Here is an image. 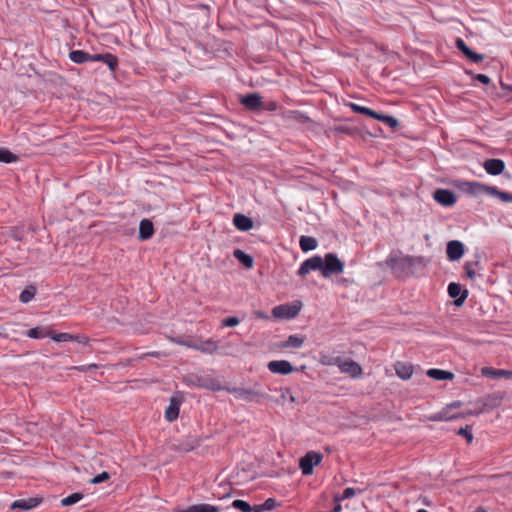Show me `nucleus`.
I'll return each instance as SVG.
<instances>
[{
    "label": "nucleus",
    "mask_w": 512,
    "mask_h": 512,
    "mask_svg": "<svg viewBox=\"0 0 512 512\" xmlns=\"http://www.w3.org/2000/svg\"><path fill=\"white\" fill-rule=\"evenodd\" d=\"M417 512H428V511L425 509H419Z\"/></svg>",
    "instance_id": "obj_60"
},
{
    "label": "nucleus",
    "mask_w": 512,
    "mask_h": 512,
    "mask_svg": "<svg viewBox=\"0 0 512 512\" xmlns=\"http://www.w3.org/2000/svg\"><path fill=\"white\" fill-rule=\"evenodd\" d=\"M233 223L240 231H249L253 228L252 219L240 213L234 215Z\"/></svg>",
    "instance_id": "obj_21"
},
{
    "label": "nucleus",
    "mask_w": 512,
    "mask_h": 512,
    "mask_svg": "<svg viewBox=\"0 0 512 512\" xmlns=\"http://www.w3.org/2000/svg\"><path fill=\"white\" fill-rule=\"evenodd\" d=\"M510 91H512V85L507 87Z\"/></svg>",
    "instance_id": "obj_61"
},
{
    "label": "nucleus",
    "mask_w": 512,
    "mask_h": 512,
    "mask_svg": "<svg viewBox=\"0 0 512 512\" xmlns=\"http://www.w3.org/2000/svg\"><path fill=\"white\" fill-rule=\"evenodd\" d=\"M255 315H256L257 318H263V319L267 318V316L263 312H261V311H256Z\"/></svg>",
    "instance_id": "obj_57"
},
{
    "label": "nucleus",
    "mask_w": 512,
    "mask_h": 512,
    "mask_svg": "<svg viewBox=\"0 0 512 512\" xmlns=\"http://www.w3.org/2000/svg\"><path fill=\"white\" fill-rule=\"evenodd\" d=\"M241 103L251 111H258L264 108L262 97L257 93H251L241 98Z\"/></svg>",
    "instance_id": "obj_11"
},
{
    "label": "nucleus",
    "mask_w": 512,
    "mask_h": 512,
    "mask_svg": "<svg viewBox=\"0 0 512 512\" xmlns=\"http://www.w3.org/2000/svg\"><path fill=\"white\" fill-rule=\"evenodd\" d=\"M427 375L435 380H452L454 378V374L449 371L440 370V369H429L427 371Z\"/></svg>",
    "instance_id": "obj_26"
},
{
    "label": "nucleus",
    "mask_w": 512,
    "mask_h": 512,
    "mask_svg": "<svg viewBox=\"0 0 512 512\" xmlns=\"http://www.w3.org/2000/svg\"><path fill=\"white\" fill-rule=\"evenodd\" d=\"M69 58L77 64H82L89 62L91 59V54L82 51V50H73L69 53Z\"/></svg>",
    "instance_id": "obj_29"
},
{
    "label": "nucleus",
    "mask_w": 512,
    "mask_h": 512,
    "mask_svg": "<svg viewBox=\"0 0 512 512\" xmlns=\"http://www.w3.org/2000/svg\"><path fill=\"white\" fill-rule=\"evenodd\" d=\"M27 335L30 337V338H44L48 335V333L41 327H35V328H32L30 329L28 332H27Z\"/></svg>",
    "instance_id": "obj_38"
},
{
    "label": "nucleus",
    "mask_w": 512,
    "mask_h": 512,
    "mask_svg": "<svg viewBox=\"0 0 512 512\" xmlns=\"http://www.w3.org/2000/svg\"><path fill=\"white\" fill-rule=\"evenodd\" d=\"M300 309L299 303L281 304L273 308L272 315L278 319H292L299 314Z\"/></svg>",
    "instance_id": "obj_3"
},
{
    "label": "nucleus",
    "mask_w": 512,
    "mask_h": 512,
    "mask_svg": "<svg viewBox=\"0 0 512 512\" xmlns=\"http://www.w3.org/2000/svg\"><path fill=\"white\" fill-rule=\"evenodd\" d=\"M344 270L343 262L333 253H328L323 259L322 275L330 277L333 274H340Z\"/></svg>",
    "instance_id": "obj_2"
},
{
    "label": "nucleus",
    "mask_w": 512,
    "mask_h": 512,
    "mask_svg": "<svg viewBox=\"0 0 512 512\" xmlns=\"http://www.w3.org/2000/svg\"><path fill=\"white\" fill-rule=\"evenodd\" d=\"M153 233V223L148 219H143L139 225V238L141 240H147L152 237Z\"/></svg>",
    "instance_id": "obj_23"
},
{
    "label": "nucleus",
    "mask_w": 512,
    "mask_h": 512,
    "mask_svg": "<svg viewBox=\"0 0 512 512\" xmlns=\"http://www.w3.org/2000/svg\"><path fill=\"white\" fill-rule=\"evenodd\" d=\"M102 62L105 63L111 71H114L118 65L117 57L110 53L104 54V60Z\"/></svg>",
    "instance_id": "obj_37"
},
{
    "label": "nucleus",
    "mask_w": 512,
    "mask_h": 512,
    "mask_svg": "<svg viewBox=\"0 0 512 512\" xmlns=\"http://www.w3.org/2000/svg\"><path fill=\"white\" fill-rule=\"evenodd\" d=\"M98 368V365L97 364H89V365H84V366H80V367H77V369L81 372H87V371H90V370H93V369H97Z\"/></svg>",
    "instance_id": "obj_51"
},
{
    "label": "nucleus",
    "mask_w": 512,
    "mask_h": 512,
    "mask_svg": "<svg viewBox=\"0 0 512 512\" xmlns=\"http://www.w3.org/2000/svg\"><path fill=\"white\" fill-rule=\"evenodd\" d=\"M51 338L56 342H66V341H75L78 343L87 344L88 337L84 335H73L69 333H57L51 335Z\"/></svg>",
    "instance_id": "obj_19"
},
{
    "label": "nucleus",
    "mask_w": 512,
    "mask_h": 512,
    "mask_svg": "<svg viewBox=\"0 0 512 512\" xmlns=\"http://www.w3.org/2000/svg\"><path fill=\"white\" fill-rule=\"evenodd\" d=\"M435 201L445 207L453 206L456 203L454 192L448 189H437L433 195Z\"/></svg>",
    "instance_id": "obj_8"
},
{
    "label": "nucleus",
    "mask_w": 512,
    "mask_h": 512,
    "mask_svg": "<svg viewBox=\"0 0 512 512\" xmlns=\"http://www.w3.org/2000/svg\"><path fill=\"white\" fill-rule=\"evenodd\" d=\"M276 109H277V104L275 102H270L267 105L264 104V108H262V110H270V111H274Z\"/></svg>",
    "instance_id": "obj_54"
},
{
    "label": "nucleus",
    "mask_w": 512,
    "mask_h": 512,
    "mask_svg": "<svg viewBox=\"0 0 512 512\" xmlns=\"http://www.w3.org/2000/svg\"><path fill=\"white\" fill-rule=\"evenodd\" d=\"M361 493V490H356L355 488L348 487L344 490L343 495L340 496L341 500L352 498L356 495V493Z\"/></svg>",
    "instance_id": "obj_44"
},
{
    "label": "nucleus",
    "mask_w": 512,
    "mask_h": 512,
    "mask_svg": "<svg viewBox=\"0 0 512 512\" xmlns=\"http://www.w3.org/2000/svg\"><path fill=\"white\" fill-rule=\"evenodd\" d=\"M104 60V54H91L90 61H103Z\"/></svg>",
    "instance_id": "obj_55"
},
{
    "label": "nucleus",
    "mask_w": 512,
    "mask_h": 512,
    "mask_svg": "<svg viewBox=\"0 0 512 512\" xmlns=\"http://www.w3.org/2000/svg\"><path fill=\"white\" fill-rule=\"evenodd\" d=\"M469 429H470V426L460 428L457 431V434L460 436H464L466 438L467 442L471 443L473 441V434L471 433V431Z\"/></svg>",
    "instance_id": "obj_42"
},
{
    "label": "nucleus",
    "mask_w": 512,
    "mask_h": 512,
    "mask_svg": "<svg viewBox=\"0 0 512 512\" xmlns=\"http://www.w3.org/2000/svg\"><path fill=\"white\" fill-rule=\"evenodd\" d=\"M17 160V156L8 149L0 148V162L11 163Z\"/></svg>",
    "instance_id": "obj_35"
},
{
    "label": "nucleus",
    "mask_w": 512,
    "mask_h": 512,
    "mask_svg": "<svg viewBox=\"0 0 512 512\" xmlns=\"http://www.w3.org/2000/svg\"><path fill=\"white\" fill-rule=\"evenodd\" d=\"M322 267H323V259L320 256H314V257H311V258L305 260L301 264V266L298 270V275L301 277H304L311 271H316V270L322 271Z\"/></svg>",
    "instance_id": "obj_7"
},
{
    "label": "nucleus",
    "mask_w": 512,
    "mask_h": 512,
    "mask_svg": "<svg viewBox=\"0 0 512 512\" xmlns=\"http://www.w3.org/2000/svg\"><path fill=\"white\" fill-rule=\"evenodd\" d=\"M233 256L240 263H242L246 268L250 269V268L253 267V264H254L253 258L250 255L246 254L241 249H235L234 252H233Z\"/></svg>",
    "instance_id": "obj_28"
},
{
    "label": "nucleus",
    "mask_w": 512,
    "mask_h": 512,
    "mask_svg": "<svg viewBox=\"0 0 512 512\" xmlns=\"http://www.w3.org/2000/svg\"><path fill=\"white\" fill-rule=\"evenodd\" d=\"M456 47L471 61L478 63L484 59V55L472 51L461 38L456 39Z\"/></svg>",
    "instance_id": "obj_14"
},
{
    "label": "nucleus",
    "mask_w": 512,
    "mask_h": 512,
    "mask_svg": "<svg viewBox=\"0 0 512 512\" xmlns=\"http://www.w3.org/2000/svg\"><path fill=\"white\" fill-rule=\"evenodd\" d=\"M41 502L38 498H28V499H20L16 500L11 504V509H20L23 511L31 510L35 508Z\"/></svg>",
    "instance_id": "obj_20"
},
{
    "label": "nucleus",
    "mask_w": 512,
    "mask_h": 512,
    "mask_svg": "<svg viewBox=\"0 0 512 512\" xmlns=\"http://www.w3.org/2000/svg\"><path fill=\"white\" fill-rule=\"evenodd\" d=\"M305 336L303 335H298V334H294V335H290L287 340L279 343L277 345L278 348L280 349H285V348H301L305 342Z\"/></svg>",
    "instance_id": "obj_18"
},
{
    "label": "nucleus",
    "mask_w": 512,
    "mask_h": 512,
    "mask_svg": "<svg viewBox=\"0 0 512 512\" xmlns=\"http://www.w3.org/2000/svg\"><path fill=\"white\" fill-rule=\"evenodd\" d=\"M335 364L342 373L350 375L352 378H357L362 375L361 366L353 360H342L337 358Z\"/></svg>",
    "instance_id": "obj_5"
},
{
    "label": "nucleus",
    "mask_w": 512,
    "mask_h": 512,
    "mask_svg": "<svg viewBox=\"0 0 512 512\" xmlns=\"http://www.w3.org/2000/svg\"><path fill=\"white\" fill-rule=\"evenodd\" d=\"M448 294L455 299V304L461 306L468 296L467 290L462 291L461 286L457 283H450L448 286Z\"/></svg>",
    "instance_id": "obj_13"
},
{
    "label": "nucleus",
    "mask_w": 512,
    "mask_h": 512,
    "mask_svg": "<svg viewBox=\"0 0 512 512\" xmlns=\"http://www.w3.org/2000/svg\"><path fill=\"white\" fill-rule=\"evenodd\" d=\"M218 506L210 504H196L188 507L187 509L180 510L179 512H219Z\"/></svg>",
    "instance_id": "obj_27"
},
{
    "label": "nucleus",
    "mask_w": 512,
    "mask_h": 512,
    "mask_svg": "<svg viewBox=\"0 0 512 512\" xmlns=\"http://www.w3.org/2000/svg\"><path fill=\"white\" fill-rule=\"evenodd\" d=\"M189 348L200 351L202 353L213 354L217 351L218 344L212 339H207L205 341L196 342V345H189Z\"/></svg>",
    "instance_id": "obj_17"
},
{
    "label": "nucleus",
    "mask_w": 512,
    "mask_h": 512,
    "mask_svg": "<svg viewBox=\"0 0 512 512\" xmlns=\"http://www.w3.org/2000/svg\"><path fill=\"white\" fill-rule=\"evenodd\" d=\"M270 372L275 374L287 375L292 373L295 368L289 361L286 360H274L270 361L267 365Z\"/></svg>",
    "instance_id": "obj_9"
},
{
    "label": "nucleus",
    "mask_w": 512,
    "mask_h": 512,
    "mask_svg": "<svg viewBox=\"0 0 512 512\" xmlns=\"http://www.w3.org/2000/svg\"><path fill=\"white\" fill-rule=\"evenodd\" d=\"M173 341L175 343L179 344V345H183V346H186V347H189V345H196V342L183 341V340H180V339H174Z\"/></svg>",
    "instance_id": "obj_53"
},
{
    "label": "nucleus",
    "mask_w": 512,
    "mask_h": 512,
    "mask_svg": "<svg viewBox=\"0 0 512 512\" xmlns=\"http://www.w3.org/2000/svg\"><path fill=\"white\" fill-rule=\"evenodd\" d=\"M484 412V409H480L478 411H467L465 413H461L460 417H465L466 415H478L480 413Z\"/></svg>",
    "instance_id": "obj_56"
},
{
    "label": "nucleus",
    "mask_w": 512,
    "mask_h": 512,
    "mask_svg": "<svg viewBox=\"0 0 512 512\" xmlns=\"http://www.w3.org/2000/svg\"><path fill=\"white\" fill-rule=\"evenodd\" d=\"M179 409H180V401L172 397L170 399V404L165 410V418L167 421L172 422L177 419L179 415Z\"/></svg>",
    "instance_id": "obj_22"
},
{
    "label": "nucleus",
    "mask_w": 512,
    "mask_h": 512,
    "mask_svg": "<svg viewBox=\"0 0 512 512\" xmlns=\"http://www.w3.org/2000/svg\"><path fill=\"white\" fill-rule=\"evenodd\" d=\"M395 371L398 377L408 380L413 374V366L408 363L397 362L395 364Z\"/></svg>",
    "instance_id": "obj_24"
},
{
    "label": "nucleus",
    "mask_w": 512,
    "mask_h": 512,
    "mask_svg": "<svg viewBox=\"0 0 512 512\" xmlns=\"http://www.w3.org/2000/svg\"><path fill=\"white\" fill-rule=\"evenodd\" d=\"M498 403H499V402L497 401V399H495V402H494L493 404H491V406H490V407L497 406V405H498Z\"/></svg>",
    "instance_id": "obj_59"
},
{
    "label": "nucleus",
    "mask_w": 512,
    "mask_h": 512,
    "mask_svg": "<svg viewBox=\"0 0 512 512\" xmlns=\"http://www.w3.org/2000/svg\"><path fill=\"white\" fill-rule=\"evenodd\" d=\"M280 397L283 401L289 400L291 403H294L296 401L295 397L293 396L289 388H281Z\"/></svg>",
    "instance_id": "obj_41"
},
{
    "label": "nucleus",
    "mask_w": 512,
    "mask_h": 512,
    "mask_svg": "<svg viewBox=\"0 0 512 512\" xmlns=\"http://www.w3.org/2000/svg\"><path fill=\"white\" fill-rule=\"evenodd\" d=\"M481 374L484 376H491V377H504V378H511L512 377V371L504 370V369H493L491 367H483L481 369Z\"/></svg>",
    "instance_id": "obj_25"
},
{
    "label": "nucleus",
    "mask_w": 512,
    "mask_h": 512,
    "mask_svg": "<svg viewBox=\"0 0 512 512\" xmlns=\"http://www.w3.org/2000/svg\"><path fill=\"white\" fill-rule=\"evenodd\" d=\"M335 502V507L332 512H340L342 510V506L340 502L342 501L339 495H335L333 498Z\"/></svg>",
    "instance_id": "obj_48"
},
{
    "label": "nucleus",
    "mask_w": 512,
    "mask_h": 512,
    "mask_svg": "<svg viewBox=\"0 0 512 512\" xmlns=\"http://www.w3.org/2000/svg\"><path fill=\"white\" fill-rule=\"evenodd\" d=\"M422 263L421 257H413L409 255L405 256H389L386 259V264L389 268L392 270H399V269H405L410 268L416 265H419Z\"/></svg>",
    "instance_id": "obj_1"
},
{
    "label": "nucleus",
    "mask_w": 512,
    "mask_h": 512,
    "mask_svg": "<svg viewBox=\"0 0 512 512\" xmlns=\"http://www.w3.org/2000/svg\"><path fill=\"white\" fill-rule=\"evenodd\" d=\"M484 169L490 175H500L505 169V163L501 159H487L483 164Z\"/></svg>",
    "instance_id": "obj_15"
},
{
    "label": "nucleus",
    "mask_w": 512,
    "mask_h": 512,
    "mask_svg": "<svg viewBox=\"0 0 512 512\" xmlns=\"http://www.w3.org/2000/svg\"><path fill=\"white\" fill-rule=\"evenodd\" d=\"M239 322L237 317H228L222 320V325L225 327H234L237 326Z\"/></svg>",
    "instance_id": "obj_45"
},
{
    "label": "nucleus",
    "mask_w": 512,
    "mask_h": 512,
    "mask_svg": "<svg viewBox=\"0 0 512 512\" xmlns=\"http://www.w3.org/2000/svg\"><path fill=\"white\" fill-rule=\"evenodd\" d=\"M299 245L302 251H311L317 247V240L314 237L301 236L299 240Z\"/></svg>",
    "instance_id": "obj_30"
},
{
    "label": "nucleus",
    "mask_w": 512,
    "mask_h": 512,
    "mask_svg": "<svg viewBox=\"0 0 512 512\" xmlns=\"http://www.w3.org/2000/svg\"><path fill=\"white\" fill-rule=\"evenodd\" d=\"M385 124L390 128L395 129L399 126V121L395 117L388 115L387 119H385Z\"/></svg>",
    "instance_id": "obj_46"
},
{
    "label": "nucleus",
    "mask_w": 512,
    "mask_h": 512,
    "mask_svg": "<svg viewBox=\"0 0 512 512\" xmlns=\"http://www.w3.org/2000/svg\"><path fill=\"white\" fill-rule=\"evenodd\" d=\"M349 106L356 113L364 114V115H367V116H370V117L372 115V111L373 110L370 109V108H367V107H364V106H360V105L355 104V103H350Z\"/></svg>",
    "instance_id": "obj_39"
},
{
    "label": "nucleus",
    "mask_w": 512,
    "mask_h": 512,
    "mask_svg": "<svg viewBox=\"0 0 512 512\" xmlns=\"http://www.w3.org/2000/svg\"><path fill=\"white\" fill-rule=\"evenodd\" d=\"M83 497H84V495L80 492L73 493V494L63 498L61 500V505L65 506V507L74 505L77 502H79L80 500H82Z\"/></svg>",
    "instance_id": "obj_32"
},
{
    "label": "nucleus",
    "mask_w": 512,
    "mask_h": 512,
    "mask_svg": "<svg viewBox=\"0 0 512 512\" xmlns=\"http://www.w3.org/2000/svg\"><path fill=\"white\" fill-rule=\"evenodd\" d=\"M474 79L481 82L484 85H488L490 83V78L485 74H476Z\"/></svg>",
    "instance_id": "obj_47"
},
{
    "label": "nucleus",
    "mask_w": 512,
    "mask_h": 512,
    "mask_svg": "<svg viewBox=\"0 0 512 512\" xmlns=\"http://www.w3.org/2000/svg\"><path fill=\"white\" fill-rule=\"evenodd\" d=\"M285 118L288 121H293V122H298V123H305L306 121H308V117L298 111L287 112L285 114Z\"/></svg>",
    "instance_id": "obj_33"
},
{
    "label": "nucleus",
    "mask_w": 512,
    "mask_h": 512,
    "mask_svg": "<svg viewBox=\"0 0 512 512\" xmlns=\"http://www.w3.org/2000/svg\"><path fill=\"white\" fill-rule=\"evenodd\" d=\"M498 198L503 202H510V201H512V194H509L504 191H500Z\"/></svg>",
    "instance_id": "obj_49"
},
{
    "label": "nucleus",
    "mask_w": 512,
    "mask_h": 512,
    "mask_svg": "<svg viewBox=\"0 0 512 512\" xmlns=\"http://www.w3.org/2000/svg\"><path fill=\"white\" fill-rule=\"evenodd\" d=\"M474 512H487V511L485 509H483L482 507H479Z\"/></svg>",
    "instance_id": "obj_58"
},
{
    "label": "nucleus",
    "mask_w": 512,
    "mask_h": 512,
    "mask_svg": "<svg viewBox=\"0 0 512 512\" xmlns=\"http://www.w3.org/2000/svg\"><path fill=\"white\" fill-rule=\"evenodd\" d=\"M478 262L472 263V262H466L464 265V269L466 272V275L469 279L474 280L477 276L476 271L474 270L473 266L477 265Z\"/></svg>",
    "instance_id": "obj_40"
},
{
    "label": "nucleus",
    "mask_w": 512,
    "mask_h": 512,
    "mask_svg": "<svg viewBox=\"0 0 512 512\" xmlns=\"http://www.w3.org/2000/svg\"><path fill=\"white\" fill-rule=\"evenodd\" d=\"M461 406V402L456 401L445 407L443 410L435 414L431 417L433 421H450L457 418H460V414H452L451 410L454 408H459Z\"/></svg>",
    "instance_id": "obj_10"
},
{
    "label": "nucleus",
    "mask_w": 512,
    "mask_h": 512,
    "mask_svg": "<svg viewBox=\"0 0 512 512\" xmlns=\"http://www.w3.org/2000/svg\"><path fill=\"white\" fill-rule=\"evenodd\" d=\"M334 130L336 132H342V133H347V134H351L352 133V129H350L348 127H345V126H342V125L335 126Z\"/></svg>",
    "instance_id": "obj_52"
},
{
    "label": "nucleus",
    "mask_w": 512,
    "mask_h": 512,
    "mask_svg": "<svg viewBox=\"0 0 512 512\" xmlns=\"http://www.w3.org/2000/svg\"><path fill=\"white\" fill-rule=\"evenodd\" d=\"M35 293L36 290L34 287L27 288L21 292L19 299L22 303H28L34 298Z\"/></svg>",
    "instance_id": "obj_36"
},
{
    "label": "nucleus",
    "mask_w": 512,
    "mask_h": 512,
    "mask_svg": "<svg viewBox=\"0 0 512 512\" xmlns=\"http://www.w3.org/2000/svg\"><path fill=\"white\" fill-rule=\"evenodd\" d=\"M371 117L385 123V119H387L388 115H384L373 110Z\"/></svg>",
    "instance_id": "obj_50"
},
{
    "label": "nucleus",
    "mask_w": 512,
    "mask_h": 512,
    "mask_svg": "<svg viewBox=\"0 0 512 512\" xmlns=\"http://www.w3.org/2000/svg\"><path fill=\"white\" fill-rule=\"evenodd\" d=\"M110 478V474L106 471L100 473L99 475L95 476L90 480V483L92 484H100L102 482L107 481Z\"/></svg>",
    "instance_id": "obj_43"
},
{
    "label": "nucleus",
    "mask_w": 512,
    "mask_h": 512,
    "mask_svg": "<svg viewBox=\"0 0 512 512\" xmlns=\"http://www.w3.org/2000/svg\"><path fill=\"white\" fill-rule=\"evenodd\" d=\"M232 507L242 512H254L255 509V506H251L248 502L239 499L232 502Z\"/></svg>",
    "instance_id": "obj_34"
},
{
    "label": "nucleus",
    "mask_w": 512,
    "mask_h": 512,
    "mask_svg": "<svg viewBox=\"0 0 512 512\" xmlns=\"http://www.w3.org/2000/svg\"><path fill=\"white\" fill-rule=\"evenodd\" d=\"M278 505L277 501L274 498H268L264 503L260 505H255L254 512H264L271 511Z\"/></svg>",
    "instance_id": "obj_31"
},
{
    "label": "nucleus",
    "mask_w": 512,
    "mask_h": 512,
    "mask_svg": "<svg viewBox=\"0 0 512 512\" xmlns=\"http://www.w3.org/2000/svg\"><path fill=\"white\" fill-rule=\"evenodd\" d=\"M229 392L233 393L236 398L245 401H258L259 398H265L267 396L264 392L259 390L245 388H233L229 390Z\"/></svg>",
    "instance_id": "obj_6"
},
{
    "label": "nucleus",
    "mask_w": 512,
    "mask_h": 512,
    "mask_svg": "<svg viewBox=\"0 0 512 512\" xmlns=\"http://www.w3.org/2000/svg\"><path fill=\"white\" fill-rule=\"evenodd\" d=\"M470 191L473 194L486 193L491 196L499 197L500 190L494 186H487L478 182L469 183Z\"/></svg>",
    "instance_id": "obj_16"
},
{
    "label": "nucleus",
    "mask_w": 512,
    "mask_h": 512,
    "mask_svg": "<svg viewBox=\"0 0 512 512\" xmlns=\"http://www.w3.org/2000/svg\"><path fill=\"white\" fill-rule=\"evenodd\" d=\"M322 455L320 453L310 451L300 459V468L303 475H311L313 467L320 464Z\"/></svg>",
    "instance_id": "obj_4"
},
{
    "label": "nucleus",
    "mask_w": 512,
    "mask_h": 512,
    "mask_svg": "<svg viewBox=\"0 0 512 512\" xmlns=\"http://www.w3.org/2000/svg\"><path fill=\"white\" fill-rule=\"evenodd\" d=\"M447 257L450 261L459 260L464 254V245L458 240H451L447 243Z\"/></svg>",
    "instance_id": "obj_12"
}]
</instances>
